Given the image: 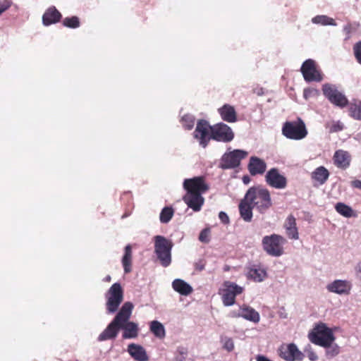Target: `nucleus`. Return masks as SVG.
<instances>
[{
  "mask_svg": "<svg viewBox=\"0 0 361 361\" xmlns=\"http://www.w3.org/2000/svg\"><path fill=\"white\" fill-rule=\"evenodd\" d=\"M233 316L243 317L254 323H258L260 320L259 314L252 307L246 305L240 307L238 313Z\"/></svg>",
  "mask_w": 361,
  "mask_h": 361,
  "instance_id": "5701e85b",
  "label": "nucleus"
},
{
  "mask_svg": "<svg viewBox=\"0 0 361 361\" xmlns=\"http://www.w3.org/2000/svg\"><path fill=\"white\" fill-rule=\"evenodd\" d=\"M252 204L246 200V197L240 201L239 204V212L241 218L246 222H250L252 219Z\"/></svg>",
  "mask_w": 361,
  "mask_h": 361,
  "instance_id": "a878e982",
  "label": "nucleus"
},
{
  "mask_svg": "<svg viewBox=\"0 0 361 361\" xmlns=\"http://www.w3.org/2000/svg\"><path fill=\"white\" fill-rule=\"evenodd\" d=\"M200 269H203V267L200 266Z\"/></svg>",
  "mask_w": 361,
  "mask_h": 361,
  "instance_id": "4d7b16f0",
  "label": "nucleus"
},
{
  "mask_svg": "<svg viewBox=\"0 0 361 361\" xmlns=\"http://www.w3.org/2000/svg\"><path fill=\"white\" fill-rule=\"evenodd\" d=\"M301 73L304 80L307 82H321L324 79V75L321 71L317 68L314 60L309 59L305 60L300 68Z\"/></svg>",
  "mask_w": 361,
  "mask_h": 361,
  "instance_id": "9d476101",
  "label": "nucleus"
},
{
  "mask_svg": "<svg viewBox=\"0 0 361 361\" xmlns=\"http://www.w3.org/2000/svg\"><path fill=\"white\" fill-rule=\"evenodd\" d=\"M61 18V13L55 6L49 7L42 16V23L45 26L54 24Z\"/></svg>",
  "mask_w": 361,
  "mask_h": 361,
  "instance_id": "393cba45",
  "label": "nucleus"
},
{
  "mask_svg": "<svg viewBox=\"0 0 361 361\" xmlns=\"http://www.w3.org/2000/svg\"><path fill=\"white\" fill-rule=\"evenodd\" d=\"M348 106L350 116L355 120L361 121V100L353 99L348 102Z\"/></svg>",
  "mask_w": 361,
  "mask_h": 361,
  "instance_id": "7c9ffc66",
  "label": "nucleus"
},
{
  "mask_svg": "<svg viewBox=\"0 0 361 361\" xmlns=\"http://www.w3.org/2000/svg\"><path fill=\"white\" fill-rule=\"evenodd\" d=\"M127 351L129 355L136 361H147L149 360V357L145 349L139 344H129L128 345Z\"/></svg>",
  "mask_w": 361,
  "mask_h": 361,
  "instance_id": "4be33fe9",
  "label": "nucleus"
},
{
  "mask_svg": "<svg viewBox=\"0 0 361 361\" xmlns=\"http://www.w3.org/2000/svg\"><path fill=\"white\" fill-rule=\"evenodd\" d=\"M243 181L245 184H247L250 182V178L247 176H245L243 177Z\"/></svg>",
  "mask_w": 361,
  "mask_h": 361,
  "instance_id": "864d4df0",
  "label": "nucleus"
},
{
  "mask_svg": "<svg viewBox=\"0 0 361 361\" xmlns=\"http://www.w3.org/2000/svg\"><path fill=\"white\" fill-rule=\"evenodd\" d=\"M133 307V304L131 302H126L118 310V312H123L124 311L126 316V319L124 322H121V324H119L120 330H123L122 338L123 339H134L139 334L140 329L138 324L130 321Z\"/></svg>",
  "mask_w": 361,
  "mask_h": 361,
  "instance_id": "f03ea898",
  "label": "nucleus"
},
{
  "mask_svg": "<svg viewBox=\"0 0 361 361\" xmlns=\"http://www.w3.org/2000/svg\"><path fill=\"white\" fill-rule=\"evenodd\" d=\"M11 4L9 2L6 1H0V16L6 11L9 7Z\"/></svg>",
  "mask_w": 361,
  "mask_h": 361,
  "instance_id": "a18cd8bd",
  "label": "nucleus"
},
{
  "mask_svg": "<svg viewBox=\"0 0 361 361\" xmlns=\"http://www.w3.org/2000/svg\"><path fill=\"white\" fill-rule=\"evenodd\" d=\"M195 119L192 115L186 114L181 118L183 127L186 130H191L195 126Z\"/></svg>",
  "mask_w": 361,
  "mask_h": 361,
  "instance_id": "e433bc0d",
  "label": "nucleus"
},
{
  "mask_svg": "<svg viewBox=\"0 0 361 361\" xmlns=\"http://www.w3.org/2000/svg\"><path fill=\"white\" fill-rule=\"evenodd\" d=\"M326 354L328 357H334L339 353V348L336 344L332 345V343L326 346Z\"/></svg>",
  "mask_w": 361,
  "mask_h": 361,
  "instance_id": "58836bf2",
  "label": "nucleus"
},
{
  "mask_svg": "<svg viewBox=\"0 0 361 361\" xmlns=\"http://www.w3.org/2000/svg\"><path fill=\"white\" fill-rule=\"evenodd\" d=\"M248 154L247 151L243 149H234L226 152L221 159L220 167L223 169H234L238 167L242 159Z\"/></svg>",
  "mask_w": 361,
  "mask_h": 361,
  "instance_id": "9b49d317",
  "label": "nucleus"
},
{
  "mask_svg": "<svg viewBox=\"0 0 361 361\" xmlns=\"http://www.w3.org/2000/svg\"><path fill=\"white\" fill-rule=\"evenodd\" d=\"M174 211L172 207H166L162 209L160 215L159 220L162 224H167L170 221L173 216Z\"/></svg>",
  "mask_w": 361,
  "mask_h": 361,
  "instance_id": "c9c22d12",
  "label": "nucleus"
},
{
  "mask_svg": "<svg viewBox=\"0 0 361 361\" xmlns=\"http://www.w3.org/2000/svg\"><path fill=\"white\" fill-rule=\"evenodd\" d=\"M183 200L188 207L194 212L200 211L204 202V198L202 197V194H200V192H186Z\"/></svg>",
  "mask_w": 361,
  "mask_h": 361,
  "instance_id": "6ab92c4d",
  "label": "nucleus"
},
{
  "mask_svg": "<svg viewBox=\"0 0 361 361\" xmlns=\"http://www.w3.org/2000/svg\"><path fill=\"white\" fill-rule=\"evenodd\" d=\"M309 338L312 343L322 347L330 345L335 340L331 329L324 324L317 325L309 334Z\"/></svg>",
  "mask_w": 361,
  "mask_h": 361,
  "instance_id": "6e6552de",
  "label": "nucleus"
},
{
  "mask_svg": "<svg viewBox=\"0 0 361 361\" xmlns=\"http://www.w3.org/2000/svg\"><path fill=\"white\" fill-rule=\"evenodd\" d=\"M149 330L155 337L163 339L166 336L164 326L159 321L154 320L149 324Z\"/></svg>",
  "mask_w": 361,
  "mask_h": 361,
  "instance_id": "2f4dec72",
  "label": "nucleus"
},
{
  "mask_svg": "<svg viewBox=\"0 0 361 361\" xmlns=\"http://www.w3.org/2000/svg\"><path fill=\"white\" fill-rule=\"evenodd\" d=\"M172 287L175 291L182 295H188L193 290L189 283L180 279H175L172 282Z\"/></svg>",
  "mask_w": 361,
  "mask_h": 361,
  "instance_id": "c756f323",
  "label": "nucleus"
},
{
  "mask_svg": "<svg viewBox=\"0 0 361 361\" xmlns=\"http://www.w3.org/2000/svg\"><path fill=\"white\" fill-rule=\"evenodd\" d=\"M209 233H210V231L209 228H204L203 229L200 233V235H199V240L202 242V243H208L209 239Z\"/></svg>",
  "mask_w": 361,
  "mask_h": 361,
  "instance_id": "37998d69",
  "label": "nucleus"
},
{
  "mask_svg": "<svg viewBox=\"0 0 361 361\" xmlns=\"http://www.w3.org/2000/svg\"><path fill=\"white\" fill-rule=\"evenodd\" d=\"M351 157L350 154L345 150L338 149L335 152L334 161L335 165L343 169H347L350 164Z\"/></svg>",
  "mask_w": 361,
  "mask_h": 361,
  "instance_id": "b1692460",
  "label": "nucleus"
},
{
  "mask_svg": "<svg viewBox=\"0 0 361 361\" xmlns=\"http://www.w3.org/2000/svg\"><path fill=\"white\" fill-rule=\"evenodd\" d=\"M219 113L221 118L228 123H233L237 121L236 112L233 106L229 104H224L219 109Z\"/></svg>",
  "mask_w": 361,
  "mask_h": 361,
  "instance_id": "cd10ccee",
  "label": "nucleus"
},
{
  "mask_svg": "<svg viewBox=\"0 0 361 361\" xmlns=\"http://www.w3.org/2000/svg\"><path fill=\"white\" fill-rule=\"evenodd\" d=\"M326 290L340 295H348L352 289V283L348 280L336 279L326 286Z\"/></svg>",
  "mask_w": 361,
  "mask_h": 361,
  "instance_id": "a211bd4d",
  "label": "nucleus"
},
{
  "mask_svg": "<svg viewBox=\"0 0 361 361\" xmlns=\"http://www.w3.org/2000/svg\"><path fill=\"white\" fill-rule=\"evenodd\" d=\"M350 30H351V26H350V25H345V26L344 27V31H345L347 34H350Z\"/></svg>",
  "mask_w": 361,
  "mask_h": 361,
  "instance_id": "603ef678",
  "label": "nucleus"
},
{
  "mask_svg": "<svg viewBox=\"0 0 361 361\" xmlns=\"http://www.w3.org/2000/svg\"><path fill=\"white\" fill-rule=\"evenodd\" d=\"M222 301L225 306H231L235 303V296L243 291V288L231 281L224 283Z\"/></svg>",
  "mask_w": 361,
  "mask_h": 361,
  "instance_id": "2eb2a0df",
  "label": "nucleus"
},
{
  "mask_svg": "<svg viewBox=\"0 0 361 361\" xmlns=\"http://www.w3.org/2000/svg\"><path fill=\"white\" fill-rule=\"evenodd\" d=\"M311 22L315 25H319L322 26H336L337 23L335 20L326 15H317L313 17Z\"/></svg>",
  "mask_w": 361,
  "mask_h": 361,
  "instance_id": "72a5a7b5",
  "label": "nucleus"
},
{
  "mask_svg": "<svg viewBox=\"0 0 361 361\" xmlns=\"http://www.w3.org/2000/svg\"><path fill=\"white\" fill-rule=\"evenodd\" d=\"M63 25L69 28H78L80 27V20L77 16L65 18L63 20Z\"/></svg>",
  "mask_w": 361,
  "mask_h": 361,
  "instance_id": "4c0bfd02",
  "label": "nucleus"
},
{
  "mask_svg": "<svg viewBox=\"0 0 361 361\" xmlns=\"http://www.w3.org/2000/svg\"><path fill=\"white\" fill-rule=\"evenodd\" d=\"M122 264L125 273L127 274L131 271L132 248L130 245H127L125 247L124 255L122 258Z\"/></svg>",
  "mask_w": 361,
  "mask_h": 361,
  "instance_id": "473e14b6",
  "label": "nucleus"
},
{
  "mask_svg": "<svg viewBox=\"0 0 361 361\" xmlns=\"http://www.w3.org/2000/svg\"><path fill=\"white\" fill-rule=\"evenodd\" d=\"M211 126L205 120L197 123L194 137L199 141L200 145L205 148L212 138Z\"/></svg>",
  "mask_w": 361,
  "mask_h": 361,
  "instance_id": "4468645a",
  "label": "nucleus"
},
{
  "mask_svg": "<svg viewBox=\"0 0 361 361\" xmlns=\"http://www.w3.org/2000/svg\"><path fill=\"white\" fill-rule=\"evenodd\" d=\"M219 218L224 224H228L229 222V218L227 214L224 212H220L219 213Z\"/></svg>",
  "mask_w": 361,
  "mask_h": 361,
  "instance_id": "49530a36",
  "label": "nucleus"
},
{
  "mask_svg": "<svg viewBox=\"0 0 361 361\" xmlns=\"http://www.w3.org/2000/svg\"><path fill=\"white\" fill-rule=\"evenodd\" d=\"M212 140L229 142L233 140L234 133L232 129L226 124L219 123L211 127Z\"/></svg>",
  "mask_w": 361,
  "mask_h": 361,
  "instance_id": "f8f14e48",
  "label": "nucleus"
},
{
  "mask_svg": "<svg viewBox=\"0 0 361 361\" xmlns=\"http://www.w3.org/2000/svg\"><path fill=\"white\" fill-rule=\"evenodd\" d=\"M355 273L361 281V262H358L355 267Z\"/></svg>",
  "mask_w": 361,
  "mask_h": 361,
  "instance_id": "de8ad7c7",
  "label": "nucleus"
},
{
  "mask_svg": "<svg viewBox=\"0 0 361 361\" xmlns=\"http://www.w3.org/2000/svg\"><path fill=\"white\" fill-rule=\"evenodd\" d=\"M317 93V90L314 88H306L303 91V97L305 99L314 96Z\"/></svg>",
  "mask_w": 361,
  "mask_h": 361,
  "instance_id": "c03bdc74",
  "label": "nucleus"
},
{
  "mask_svg": "<svg viewBox=\"0 0 361 361\" xmlns=\"http://www.w3.org/2000/svg\"><path fill=\"white\" fill-rule=\"evenodd\" d=\"M279 351L280 357L286 361H302L304 358L303 353L294 343L282 345Z\"/></svg>",
  "mask_w": 361,
  "mask_h": 361,
  "instance_id": "f3484780",
  "label": "nucleus"
},
{
  "mask_svg": "<svg viewBox=\"0 0 361 361\" xmlns=\"http://www.w3.org/2000/svg\"><path fill=\"white\" fill-rule=\"evenodd\" d=\"M308 357L311 361H315L318 358L317 355L312 351L309 353Z\"/></svg>",
  "mask_w": 361,
  "mask_h": 361,
  "instance_id": "8fccbe9b",
  "label": "nucleus"
},
{
  "mask_svg": "<svg viewBox=\"0 0 361 361\" xmlns=\"http://www.w3.org/2000/svg\"><path fill=\"white\" fill-rule=\"evenodd\" d=\"M353 50L357 62L361 65V40L353 45Z\"/></svg>",
  "mask_w": 361,
  "mask_h": 361,
  "instance_id": "ea45409f",
  "label": "nucleus"
},
{
  "mask_svg": "<svg viewBox=\"0 0 361 361\" xmlns=\"http://www.w3.org/2000/svg\"><path fill=\"white\" fill-rule=\"evenodd\" d=\"M284 228H286V235L289 238L293 240H298L299 238V233L296 226V219L293 216L290 215L287 217L284 224Z\"/></svg>",
  "mask_w": 361,
  "mask_h": 361,
  "instance_id": "bb28decb",
  "label": "nucleus"
},
{
  "mask_svg": "<svg viewBox=\"0 0 361 361\" xmlns=\"http://www.w3.org/2000/svg\"><path fill=\"white\" fill-rule=\"evenodd\" d=\"M185 360V356H183V357H177L176 358V361H183Z\"/></svg>",
  "mask_w": 361,
  "mask_h": 361,
  "instance_id": "6e6d98bb",
  "label": "nucleus"
},
{
  "mask_svg": "<svg viewBox=\"0 0 361 361\" xmlns=\"http://www.w3.org/2000/svg\"><path fill=\"white\" fill-rule=\"evenodd\" d=\"M223 342V347L224 349L228 350V352H231L234 348V343L231 338L225 337L224 339H222Z\"/></svg>",
  "mask_w": 361,
  "mask_h": 361,
  "instance_id": "79ce46f5",
  "label": "nucleus"
},
{
  "mask_svg": "<svg viewBox=\"0 0 361 361\" xmlns=\"http://www.w3.org/2000/svg\"><path fill=\"white\" fill-rule=\"evenodd\" d=\"M329 177V172L324 166H319L311 174L312 179L318 185H324Z\"/></svg>",
  "mask_w": 361,
  "mask_h": 361,
  "instance_id": "c85d7f7f",
  "label": "nucleus"
},
{
  "mask_svg": "<svg viewBox=\"0 0 361 361\" xmlns=\"http://www.w3.org/2000/svg\"><path fill=\"white\" fill-rule=\"evenodd\" d=\"M282 135L293 140H300L307 135L305 123L301 118L294 121H286L282 127Z\"/></svg>",
  "mask_w": 361,
  "mask_h": 361,
  "instance_id": "39448f33",
  "label": "nucleus"
},
{
  "mask_svg": "<svg viewBox=\"0 0 361 361\" xmlns=\"http://www.w3.org/2000/svg\"><path fill=\"white\" fill-rule=\"evenodd\" d=\"M245 196L252 207L262 214L266 212L272 204L269 190L259 186L249 188Z\"/></svg>",
  "mask_w": 361,
  "mask_h": 361,
  "instance_id": "f257e3e1",
  "label": "nucleus"
},
{
  "mask_svg": "<svg viewBox=\"0 0 361 361\" xmlns=\"http://www.w3.org/2000/svg\"><path fill=\"white\" fill-rule=\"evenodd\" d=\"M247 276L255 282H262L267 277V268L261 264H252L247 269Z\"/></svg>",
  "mask_w": 361,
  "mask_h": 361,
  "instance_id": "aec40b11",
  "label": "nucleus"
},
{
  "mask_svg": "<svg viewBox=\"0 0 361 361\" xmlns=\"http://www.w3.org/2000/svg\"><path fill=\"white\" fill-rule=\"evenodd\" d=\"M178 353L181 355V357L185 356L187 353L186 350L184 348H179L178 349Z\"/></svg>",
  "mask_w": 361,
  "mask_h": 361,
  "instance_id": "3c124183",
  "label": "nucleus"
},
{
  "mask_svg": "<svg viewBox=\"0 0 361 361\" xmlns=\"http://www.w3.org/2000/svg\"><path fill=\"white\" fill-rule=\"evenodd\" d=\"M265 180L269 186L276 189H283L287 185L286 178L276 168H272L267 171Z\"/></svg>",
  "mask_w": 361,
  "mask_h": 361,
  "instance_id": "dca6fc26",
  "label": "nucleus"
},
{
  "mask_svg": "<svg viewBox=\"0 0 361 361\" xmlns=\"http://www.w3.org/2000/svg\"><path fill=\"white\" fill-rule=\"evenodd\" d=\"M336 211L344 217L350 218L352 216H356V214L353 209L348 205L343 203L338 202L335 205Z\"/></svg>",
  "mask_w": 361,
  "mask_h": 361,
  "instance_id": "f704fd0d",
  "label": "nucleus"
},
{
  "mask_svg": "<svg viewBox=\"0 0 361 361\" xmlns=\"http://www.w3.org/2000/svg\"><path fill=\"white\" fill-rule=\"evenodd\" d=\"M183 188L188 192H200L204 194L209 190V185L205 181L204 176H195L186 178L183 181Z\"/></svg>",
  "mask_w": 361,
  "mask_h": 361,
  "instance_id": "ddd939ff",
  "label": "nucleus"
},
{
  "mask_svg": "<svg viewBox=\"0 0 361 361\" xmlns=\"http://www.w3.org/2000/svg\"><path fill=\"white\" fill-rule=\"evenodd\" d=\"M200 269H203V267L200 266Z\"/></svg>",
  "mask_w": 361,
  "mask_h": 361,
  "instance_id": "13d9d810",
  "label": "nucleus"
},
{
  "mask_svg": "<svg viewBox=\"0 0 361 361\" xmlns=\"http://www.w3.org/2000/svg\"><path fill=\"white\" fill-rule=\"evenodd\" d=\"M106 313L117 312L123 300V290L119 283H114L105 293Z\"/></svg>",
  "mask_w": 361,
  "mask_h": 361,
  "instance_id": "423d86ee",
  "label": "nucleus"
},
{
  "mask_svg": "<svg viewBox=\"0 0 361 361\" xmlns=\"http://www.w3.org/2000/svg\"><path fill=\"white\" fill-rule=\"evenodd\" d=\"M344 126L340 121H333L332 124L329 128L330 133H336L343 130Z\"/></svg>",
  "mask_w": 361,
  "mask_h": 361,
  "instance_id": "a19ab883",
  "label": "nucleus"
},
{
  "mask_svg": "<svg viewBox=\"0 0 361 361\" xmlns=\"http://www.w3.org/2000/svg\"><path fill=\"white\" fill-rule=\"evenodd\" d=\"M286 243V238L278 234L266 235L262 240L264 250L269 255L276 257L283 255V245Z\"/></svg>",
  "mask_w": 361,
  "mask_h": 361,
  "instance_id": "20e7f679",
  "label": "nucleus"
},
{
  "mask_svg": "<svg viewBox=\"0 0 361 361\" xmlns=\"http://www.w3.org/2000/svg\"><path fill=\"white\" fill-rule=\"evenodd\" d=\"M111 278L109 275H107L104 279L103 281H105V282H109L111 281Z\"/></svg>",
  "mask_w": 361,
  "mask_h": 361,
  "instance_id": "5fc2aeb1",
  "label": "nucleus"
},
{
  "mask_svg": "<svg viewBox=\"0 0 361 361\" xmlns=\"http://www.w3.org/2000/svg\"><path fill=\"white\" fill-rule=\"evenodd\" d=\"M322 90L324 96L334 106L341 109L348 106V98L343 92L338 90L336 85L324 83L322 85Z\"/></svg>",
  "mask_w": 361,
  "mask_h": 361,
  "instance_id": "0eeeda50",
  "label": "nucleus"
},
{
  "mask_svg": "<svg viewBox=\"0 0 361 361\" xmlns=\"http://www.w3.org/2000/svg\"><path fill=\"white\" fill-rule=\"evenodd\" d=\"M126 319V316L124 312H117L113 320L107 325L105 329L99 335L98 341H104L107 340L115 339L120 331V326L121 322Z\"/></svg>",
  "mask_w": 361,
  "mask_h": 361,
  "instance_id": "1a4fd4ad",
  "label": "nucleus"
},
{
  "mask_svg": "<svg viewBox=\"0 0 361 361\" xmlns=\"http://www.w3.org/2000/svg\"><path fill=\"white\" fill-rule=\"evenodd\" d=\"M154 252L161 264L167 267L171 262V250L173 243L162 235L154 237Z\"/></svg>",
  "mask_w": 361,
  "mask_h": 361,
  "instance_id": "7ed1b4c3",
  "label": "nucleus"
},
{
  "mask_svg": "<svg viewBox=\"0 0 361 361\" xmlns=\"http://www.w3.org/2000/svg\"><path fill=\"white\" fill-rule=\"evenodd\" d=\"M247 168L252 176L263 174L266 171L267 164L263 159L253 156L250 158Z\"/></svg>",
  "mask_w": 361,
  "mask_h": 361,
  "instance_id": "412c9836",
  "label": "nucleus"
},
{
  "mask_svg": "<svg viewBox=\"0 0 361 361\" xmlns=\"http://www.w3.org/2000/svg\"><path fill=\"white\" fill-rule=\"evenodd\" d=\"M351 185L355 188H358L361 190V180H355L351 182Z\"/></svg>",
  "mask_w": 361,
  "mask_h": 361,
  "instance_id": "09e8293b",
  "label": "nucleus"
}]
</instances>
